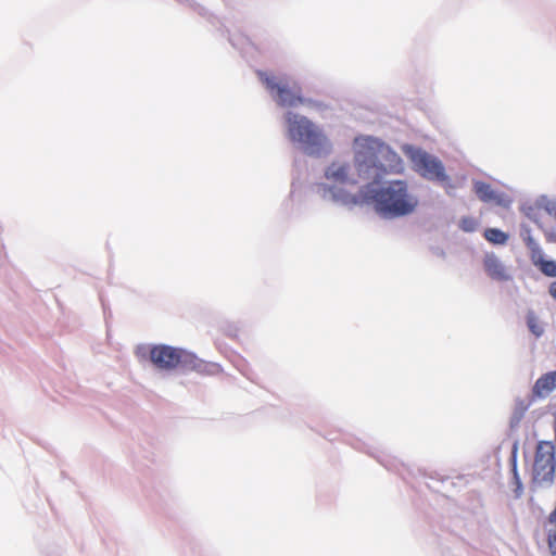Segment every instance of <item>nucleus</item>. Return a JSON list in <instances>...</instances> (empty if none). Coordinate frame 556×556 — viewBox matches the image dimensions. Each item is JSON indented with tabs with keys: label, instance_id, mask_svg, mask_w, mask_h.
<instances>
[{
	"label": "nucleus",
	"instance_id": "nucleus-11",
	"mask_svg": "<svg viewBox=\"0 0 556 556\" xmlns=\"http://www.w3.org/2000/svg\"><path fill=\"white\" fill-rule=\"evenodd\" d=\"M184 369L197 371L202 375H216L220 371L219 365L204 362L190 352H188Z\"/></svg>",
	"mask_w": 556,
	"mask_h": 556
},
{
	"label": "nucleus",
	"instance_id": "nucleus-12",
	"mask_svg": "<svg viewBox=\"0 0 556 556\" xmlns=\"http://www.w3.org/2000/svg\"><path fill=\"white\" fill-rule=\"evenodd\" d=\"M556 389V370L549 371L540 377L533 386V394L544 397Z\"/></svg>",
	"mask_w": 556,
	"mask_h": 556
},
{
	"label": "nucleus",
	"instance_id": "nucleus-16",
	"mask_svg": "<svg viewBox=\"0 0 556 556\" xmlns=\"http://www.w3.org/2000/svg\"><path fill=\"white\" fill-rule=\"evenodd\" d=\"M539 203H540V206H541V210L543 211V213H545L548 216L556 219V201L555 200L542 199L541 201H539Z\"/></svg>",
	"mask_w": 556,
	"mask_h": 556
},
{
	"label": "nucleus",
	"instance_id": "nucleus-10",
	"mask_svg": "<svg viewBox=\"0 0 556 556\" xmlns=\"http://www.w3.org/2000/svg\"><path fill=\"white\" fill-rule=\"evenodd\" d=\"M483 267L488 276L493 280L505 281L509 279L506 267L494 254H486L484 256Z\"/></svg>",
	"mask_w": 556,
	"mask_h": 556
},
{
	"label": "nucleus",
	"instance_id": "nucleus-20",
	"mask_svg": "<svg viewBox=\"0 0 556 556\" xmlns=\"http://www.w3.org/2000/svg\"><path fill=\"white\" fill-rule=\"evenodd\" d=\"M548 293L556 301V280L549 285Z\"/></svg>",
	"mask_w": 556,
	"mask_h": 556
},
{
	"label": "nucleus",
	"instance_id": "nucleus-7",
	"mask_svg": "<svg viewBox=\"0 0 556 556\" xmlns=\"http://www.w3.org/2000/svg\"><path fill=\"white\" fill-rule=\"evenodd\" d=\"M188 351L169 346L155 345L150 351V359L152 364L162 370H175L185 368Z\"/></svg>",
	"mask_w": 556,
	"mask_h": 556
},
{
	"label": "nucleus",
	"instance_id": "nucleus-14",
	"mask_svg": "<svg viewBox=\"0 0 556 556\" xmlns=\"http://www.w3.org/2000/svg\"><path fill=\"white\" fill-rule=\"evenodd\" d=\"M485 240L494 244H505L508 241V235L497 228H488L483 233Z\"/></svg>",
	"mask_w": 556,
	"mask_h": 556
},
{
	"label": "nucleus",
	"instance_id": "nucleus-9",
	"mask_svg": "<svg viewBox=\"0 0 556 556\" xmlns=\"http://www.w3.org/2000/svg\"><path fill=\"white\" fill-rule=\"evenodd\" d=\"M534 468L552 475L555 470L554 446L549 442H541L538 445Z\"/></svg>",
	"mask_w": 556,
	"mask_h": 556
},
{
	"label": "nucleus",
	"instance_id": "nucleus-13",
	"mask_svg": "<svg viewBox=\"0 0 556 556\" xmlns=\"http://www.w3.org/2000/svg\"><path fill=\"white\" fill-rule=\"evenodd\" d=\"M475 193L483 202L497 201V194L491 185L484 181H477L473 186Z\"/></svg>",
	"mask_w": 556,
	"mask_h": 556
},
{
	"label": "nucleus",
	"instance_id": "nucleus-18",
	"mask_svg": "<svg viewBox=\"0 0 556 556\" xmlns=\"http://www.w3.org/2000/svg\"><path fill=\"white\" fill-rule=\"evenodd\" d=\"M539 228L543 231L546 242L556 243V228H547L543 225H540Z\"/></svg>",
	"mask_w": 556,
	"mask_h": 556
},
{
	"label": "nucleus",
	"instance_id": "nucleus-15",
	"mask_svg": "<svg viewBox=\"0 0 556 556\" xmlns=\"http://www.w3.org/2000/svg\"><path fill=\"white\" fill-rule=\"evenodd\" d=\"M542 213L543 211L541 210V206H540V203L538 202L535 205L533 206H528L526 210H525V214L526 216L533 220L539 227L540 225H543L541 223V219H542Z\"/></svg>",
	"mask_w": 556,
	"mask_h": 556
},
{
	"label": "nucleus",
	"instance_id": "nucleus-3",
	"mask_svg": "<svg viewBox=\"0 0 556 556\" xmlns=\"http://www.w3.org/2000/svg\"><path fill=\"white\" fill-rule=\"evenodd\" d=\"M285 119L289 139L302 144L307 154L319 156L329 150L330 144L326 135L307 117L288 112Z\"/></svg>",
	"mask_w": 556,
	"mask_h": 556
},
{
	"label": "nucleus",
	"instance_id": "nucleus-8",
	"mask_svg": "<svg viewBox=\"0 0 556 556\" xmlns=\"http://www.w3.org/2000/svg\"><path fill=\"white\" fill-rule=\"evenodd\" d=\"M520 237L529 250L532 264L545 276L556 277V261L544 258L543 251L528 226H521Z\"/></svg>",
	"mask_w": 556,
	"mask_h": 556
},
{
	"label": "nucleus",
	"instance_id": "nucleus-1",
	"mask_svg": "<svg viewBox=\"0 0 556 556\" xmlns=\"http://www.w3.org/2000/svg\"><path fill=\"white\" fill-rule=\"evenodd\" d=\"M368 173L361 147L355 144L353 163L333 161L325 170V178L332 185H317V193L324 199L340 201L345 204L356 203L357 198L342 188L363 184L366 190H362V194L367 197L371 187Z\"/></svg>",
	"mask_w": 556,
	"mask_h": 556
},
{
	"label": "nucleus",
	"instance_id": "nucleus-5",
	"mask_svg": "<svg viewBox=\"0 0 556 556\" xmlns=\"http://www.w3.org/2000/svg\"><path fill=\"white\" fill-rule=\"evenodd\" d=\"M261 81L275 102L282 108H295L306 103L301 85L289 77H276L264 72L257 73Z\"/></svg>",
	"mask_w": 556,
	"mask_h": 556
},
{
	"label": "nucleus",
	"instance_id": "nucleus-17",
	"mask_svg": "<svg viewBox=\"0 0 556 556\" xmlns=\"http://www.w3.org/2000/svg\"><path fill=\"white\" fill-rule=\"evenodd\" d=\"M459 227L466 232H472L478 227V222L472 217H464L460 219Z\"/></svg>",
	"mask_w": 556,
	"mask_h": 556
},
{
	"label": "nucleus",
	"instance_id": "nucleus-2",
	"mask_svg": "<svg viewBox=\"0 0 556 556\" xmlns=\"http://www.w3.org/2000/svg\"><path fill=\"white\" fill-rule=\"evenodd\" d=\"M355 144L361 147L365 156L371 187L378 185L387 174L403 172L402 159L383 142L366 137L356 138Z\"/></svg>",
	"mask_w": 556,
	"mask_h": 556
},
{
	"label": "nucleus",
	"instance_id": "nucleus-4",
	"mask_svg": "<svg viewBox=\"0 0 556 556\" xmlns=\"http://www.w3.org/2000/svg\"><path fill=\"white\" fill-rule=\"evenodd\" d=\"M370 198L380 213L391 217L409 215L418 205L417 198L408 192L407 184L403 180L391 181Z\"/></svg>",
	"mask_w": 556,
	"mask_h": 556
},
{
	"label": "nucleus",
	"instance_id": "nucleus-19",
	"mask_svg": "<svg viewBox=\"0 0 556 556\" xmlns=\"http://www.w3.org/2000/svg\"><path fill=\"white\" fill-rule=\"evenodd\" d=\"M548 546L551 552L556 555V530L548 535Z\"/></svg>",
	"mask_w": 556,
	"mask_h": 556
},
{
	"label": "nucleus",
	"instance_id": "nucleus-6",
	"mask_svg": "<svg viewBox=\"0 0 556 556\" xmlns=\"http://www.w3.org/2000/svg\"><path fill=\"white\" fill-rule=\"evenodd\" d=\"M406 154L416 172L430 180L444 181L447 179L442 162L421 149L408 147Z\"/></svg>",
	"mask_w": 556,
	"mask_h": 556
}]
</instances>
